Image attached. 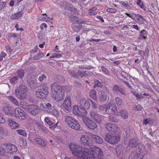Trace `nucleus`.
<instances>
[{"mask_svg":"<svg viewBox=\"0 0 159 159\" xmlns=\"http://www.w3.org/2000/svg\"><path fill=\"white\" fill-rule=\"evenodd\" d=\"M69 146L72 154L76 157L81 159H86L88 158L89 151L88 148L72 143H70Z\"/></svg>","mask_w":159,"mask_h":159,"instance_id":"1","label":"nucleus"},{"mask_svg":"<svg viewBox=\"0 0 159 159\" xmlns=\"http://www.w3.org/2000/svg\"><path fill=\"white\" fill-rule=\"evenodd\" d=\"M50 86L52 93V96L53 99L57 102L62 101L65 97V94L62 90L68 87L60 86L55 82L52 84Z\"/></svg>","mask_w":159,"mask_h":159,"instance_id":"2","label":"nucleus"},{"mask_svg":"<svg viewBox=\"0 0 159 159\" xmlns=\"http://www.w3.org/2000/svg\"><path fill=\"white\" fill-rule=\"evenodd\" d=\"M27 89L25 85H21L15 90L17 97L20 99H24L25 98Z\"/></svg>","mask_w":159,"mask_h":159,"instance_id":"3","label":"nucleus"},{"mask_svg":"<svg viewBox=\"0 0 159 159\" xmlns=\"http://www.w3.org/2000/svg\"><path fill=\"white\" fill-rule=\"evenodd\" d=\"M137 153L135 156V159H142L147 154L148 151L144 145L140 143L137 150Z\"/></svg>","mask_w":159,"mask_h":159,"instance_id":"4","label":"nucleus"},{"mask_svg":"<svg viewBox=\"0 0 159 159\" xmlns=\"http://www.w3.org/2000/svg\"><path fill=\"white\" fill-rule=\"evenodd\" d=\"M41 88L36 92L37 97L43 99H45L48 95V86L47 84L43 83Z\"/></svg>","mask_w":159,"mask_h":159,"instance_id":"5","label":"nucleus"},{"mask_svg":"<svg viewBox=\"0 0 159 159\" xmlns=\"http://www.w3.org/2000/svg\"><path fill=\"white\" fill-rule=\"evenodd\" d=\"M65 120L68 125L72 129L75 130H79L80 128V125L75 120L70 116H66Z\"/></svg>","mask_w":159,"mask_h":159,"instance_id":"6","label":"nucleus"},{"mask_svg":"<svg viewBox=\"0 0 159 159\" xmlns=\"http://www.w3.org/2000/svg\"><path fill=\"white\" fill-rule=\"evenodd\" d=\"M83 120L85 125L90 130H94L98 127L96 123L89 117L83 118Z\"/></svg>","mask_w":159,"mask_h":159,"instance_id":"7","label":"nucleus"},{"mask_svg":"<svg viewBox=\"0 0 159 159\" xmlns=\"http://www.w3.org/2000/svg\"><path fill=\"white\" fill-rule=\"evenodd\" d=\"M71 94L66 95L62 104L63 108L68 111H70L71 108Z\"/></svg>","mask_w":159,"mask_h":159,"instance_id":"8","label":"nucleus"},{"mask_svg":"<svg viewBox=\"0 0 159 159\" xmlns=\"http://www.w3.org/2000/svg\"><path fill=\"white\" fill-rule=\"evenodd\" d=\"M91 154L93 159H103L102 151L99 148H95L91 151Z\"/></svg>","mask_w":159,"mask_h":159,"instance_id":"9","label":"nucleus"},{"mask_svg":"<svg viewBox=\"0 0 159 159\" xmlns=\"http://www.w3.org/2000/svg\"><path fill=\"white\" fill-rule=\"evenodd\" d=\"M116 111V107L115 103L110 101L108 106L106 107L105 111V114L115 115Z\"/></svg>","mask_w":159,"mask_h":159,"instance_id":"10","label":"nucleus"},{"mask_svg":"<svg viewBox=\"0 0 159 159\" xmlns=\"http://www.w3.org/2000/svg\"><path fill=\"white\" fill-rule=\"evenodd\" d=\"M104 139L106 141L111 144L117 143L120 140L119 136L111 135L109 134H107L106 135Z\"/></svg>","mask_w":159,"mask_h":159,"instance_id":"11","label":"nucleus"},{"mask_svg":"<svg viewBox=\"0 0 159 159\" xmlns=\"http://www.w3.org/2000/svg\"><path fill=\"white\" fill-rule=\"evenodd\" d=\"M105 127L110 133L113 134H117L118 127L116 125L112 123H107L105 124Z\"/></svg>","mask_w":159,"mask_h":159,"instance_id":"12","label":"nucleus"},{"mask_svg":"<svg viewBox=\"0 0 159 159\" xmlns=\"http://www.w3.org/2000/svg\"><path fill=\"white\" fill-rule=\"evenodd\" d=\"M80 142L81 144L85 146H90L93 143L91 140L89 138V137L86 135L82 134L81 136Z\"/></svg>","mask_w":159,"mask_h":159,"instance_id":"13","label":"nucleus"},{"mask_svg":"<svg viewBox=\"0 0 159 159\" xmlns=\"http://www.w3.org/2000/svg\"><path fill=\"white\" fill-rule=\"evenodd\" d=\"M31 115H35L37 114L39 111V107L34 104H30L26 110Z\"/></svg>","mask_w":159,"mask_h":159,"instance_id":"14","label":"nucleus"},{"mask_svg":"<svg viewBox=\"0 0 159 159\" xmlns=\"http://www.w3.org/2000/svg\"><path fill=\"white\" fill-rule=\"evenodd\" d=\"M90 116L96 122L99 124L101 123L103 120V117L95 111H92L90 112Z\"/></svg>","mask_w":159,"mask_h":159,"instance_id":"15","label":"nucleus"},{"mask_svg":"<svg viewBox=\"0 0 159 159\" xmlns=\"http://www.w3.org/2000/svg\"><path fill=\"white\" fill-rule=\"evenodd\" d=\"M80 70L78 71L77 73V75L81 77L87 75H89V72L88 70H86V68L84 66H79Z\"/></svg>","mask_w":159,"mask_h":159,"instance_id":"16","label":"nucleus"},{"mask_svg":"<svg viewBox=\"0 0 159 159\" xmlns=\"http://www.w3.org/2000/svg\"><path fill=\"white\" fill-rule=\"evenodd\" d=\"M5 148H6L7 152L10 153H13L14 152H16L17 150L16 147L14 144H4Z\"/></svg>","mask_w":159,"mask_h":159,"instance_id":"17","label":"nucleus"},{"mask_svg":"<svg viewBox=\"0 0 159 159\" xmlns=\"http://www.w3.org/2000/svg\"><path fill=\"white\" fill-rule=\"evenodd\" d=\"M91 100L86 99L82 100L80 102V106L84 109H88L90 106Z\"/></svg>","mask_w":159,"mask_h":159,"instance_id":"18","label":"nucleus"},{"mask_svg":"<svg viewBox=\"0 0 159 159\" xmlns=\"http://www.w3.org/2000/svg\"><path fill=\"white\" fill-rule=\"evenodd\" d=\"M15 111L16 113L17 112L18 117H20V119L21 120H23L26 118L27 116L26 114L20 108H16L15 109Z\"/></svg>","mask_w":159,"mask_h":159,"instance_id":"19","label":"nucleus"},{"mask_svg":"<svg viewBox=\"0 0 159 159\" xmlns=\"http://www.w3.org/2000/svg\"><path fill=\"white\" fill-rule=\"evenodd\" d=\"M137 23L140 24H143L144 23L145 19L143 16L139 14H135L134 19Z\"/></svg>","mask_w":159,"mask_h":159,"instance_id":"20","label":"nucleus"},{"mask_svg":"<svg viewBox=\"0 0 159 159\" xmlns=\"http://www.w3.org/2000/svg\"><path fill=\"white\" fill-rule=\"evenodd\" d=\"M112 90L113 92L118 93V92L121 93L123 95H126V93L124 91V89L118 86L117 84H114L112 88Z\"/></svg>","mask_w":159,"mask_h":159,"instance_id":"21","label":"nucleus"},{"mask_svg":"<svg viewBox=\"0 0 159 159\" xmlns=\"http://www.w3.org/2000/svg\"><path fill=\"white\" fill-rule=\"evenodd\" d=\"M138 140L135 138L131 139L129 142V145L127 147V149H129L130 148L136 147L138 144Z\"/></svg>","mask_w":159,"mask_h":159,"instance_id":"22","label":"nucleus"},{"mask_svg":"<svg viewBox=\"0 0 159 159\" xmlns=\"http://www.w3.org/2000/svg\"><path fill=\"white\" fill-rule=\"evenodd\" d=\"M7 122L8 125L12 129H15L19 128V125L15 121L12 119L9 118L8 119Z\"/></svg>","mask_w":159,"mask_h":159,"instance_id":"23","label":"nucleus"},{"mask_svg":"<svg viewBox=\"0 0 159 159\" xmlns=\"http://www.w3.org/2000/svg\"><path fill=\"white\" fill-rule=\"evenodd\" d=\"M107 92L103 90H101L98 93V97L100 100L101 101H103L106 100L107 98Z\"/></svg>","mask_w":159,"mask_h":159,"instance_id":"24","label":"nucleus"},{"mask_svg":"<svg viewBox=\"0 0 159 159\" xmlns=\"http://www.w3.org/2000/svg\"><path fill=\"white\" fill-rule=\"evenodd\" d=\"M90 136L93 140L97 143L101 144L103 142L102 139L98 136L93 134H91Z\"/></svg>","mask_w":159,"mask_h":159,"instance_id":"25","label":"nucleus"},{"mask_svg":"<svg viewBox=\"0 0 159 159\" xmlns=\"http://www.w3.org/2000/svg\"><path fill=\"white\" fill-rule=\"evenodd\" d=\"M124 148L120 145H118L116 148V153L117 156L119 157H121L123 154Z\"/></svg>","mask_w":159,"mask_h":159,"instance_id":"26","label":"nucleus"},{"mask_svg":"<svg viewBox=\"0 0 159 159\" xmlns=\"http://www.w3.org/2000/svg\"><path fill=\"white\" fill-rule=\"evenodd\" d=\"M7 99L15 105L19 106V103L17 100L12 96H8L6 97Z\"/></svg>","mask_w":159,"mask_h":159,"instance_id":"27","label":"nucleus"},{"mask_svg":"<svg viewBox=\"0 0 159 159\" xmlns=\"http://www.w3.org/2000/svg\"><path fill=\"white\" fill-rule=\"evenodd\" d=\"M23 13V11H21L16 13L12 14L11 18L13 20L17 19L21 17Z\"/></svg>","mask_w":159,"mask_h":159,"instance_id":"28","label":"nucleus"},{"mask_svg":"<svg viewBox=\"0 0 159 159\" xmlns=\"http://www.w3.org/2000/svg\"><path fill=\"white\" fill-rule=\"evenodd\" d=\"M80 108H81L77 105L74 106L73 108V113L76 115L79 116L81 114L80 110Z\"/></svg>","mask_w":159,"mask_h":159,"instance_id":"29","label":"nucleus"},{"mask_svg":"<svg viewBox=\"0 0 159 159\" xmlns=\"http://www.w3.org/2000/svg\"><path fill=\"white\" fill-rule=\"evenodd\" d=\"M120 116L124 119H126L129 116V113L125 110L122 109L121 110L120 112Z\"/></svg>","mask_w":159,"mask_h":159,"instance_id":"30","label":"nucleus"},{"mask_svg":"<svg viewBox=\"0 0 159 159\" xmlns=\"http://www.w3.org/2000/svg\"><path fill=\"white\" fill-rule=\"evenodd\" d=\"M34 141L38 144L42 146L46 147V143L41 139L38 138H35L34 139Z\"/></svg>","mask_w":159,"mask_h":159,"instance_id":"31","label":"nucleus"},{"mask_svg":"<svg viewBox=\"0 0 159 159\" xmlns=\"http://www.w3.org/2000/svg\"><path fill=\"white\" fill-rule=\"evenodd\" d=\"M72 28L74 31L76 32H79L80 31L81 29L82 26V25H80V24L78 25H73L72 26Z\"/></svg>","mask_w":159,"mask_h":159,"instance_id":"32","label":"nucleus"},{"mask_svg":"<svg viewBox=\"0 0 159 159\" xmlns=\"http://www.w3.org/2000/svg\"><path fill=\"white\" fill-rule=\"evenodd\" d=\"M16 73L18 76V78L20 79H22L25 74V71L24 70L19 69L16 71Z\"/></svg>","mask_w":159,"mask_h":159,"instance_id":"33","label":"nucleus"},{"mask_svg":"<svg viewBox=\"0 0 159 159\" xmlns=\"http://www.w3.org/2000/svg\"><path fill=\"white\" fill-rule=\"evenodd\" d=\"M97 8L93 7L88 10V14L90 16H95L97 14V12L95 11L97 10Z\"/></svg>","mask_w":159,"mask_h":159,"instance_id":"34","label":"nucleus"},{"mask_svg":"<svg viewBox=\"0 0 159 159\" xmlns=\"http://www.w3.org/2000/svg\"><path fill=\"white\" fill-rule=\"evenodd\" d=\"M20 107L23 108L26 111L28 108V106L29 105L27 102H24L23 100L20 101Z\"/></svg>","mask_w":159,"mask_h":159,"instance_id":"35","label":"nucleus"},{"mask_svg":"<svg viewBox=\"0 0 159 159\" xmlns=\"http://www.w3.org/2000/svg\"><path fill=\"white\" fill-rule=\"evenodd\" d=\"M70 21L72 23H77L78 20V18L76 16L70 15L69 16Z\"/></svg>","mask_w":159,"mask_h":159,"instance_id":"36","label":"nucleus"},{"mask_svg":"<svg viewBox=\"0 0 159 159\" xmlns=\"http://www.w3.org/2000/svg\"><path fill=\"white\" fill-rule=\"evenodd\" d=\"M96 92L94 90H91L89 92L90 96L94 99L96 100L97 99Z\"/></svg>","mask_w":159,"mask_h":159,"instance_id":"37","label":"nucleus"},{"mask_svg":"<svg viewBox=\"0 0 159 159\" xmlns=\"http://www.w3.org/2000/svg\"><path fill=\"white\" fill-rule=\"evenodd\" d=\"M44 57L43 53L40 52L39 53L36 54L34 57V60H38Z\"/></svg>","mask_w":159,"mask_h":159,"instance_id":"38","label":"nucleus"},{"mask_svg":"<svg viewBox=\"0 0 159 159\" xmlns=\"http://www.w3.org/2000/svg\"><path fill=\"white\" fill-rule=\"evenodd\" d=\"M154 123L153 121L151 119H147L144 120L143 121V124L147 125L148 124H152Z\"/></svg>","mask_w":159,"mask_h":159,"instance_id":"39","label":"nucleus"},{"mask_svg":"<svg viewBox=\"0 0 159 159\" xmlns=\"http://www.w3.org/2000/svg\"><path fill=\"white\" fill-rule=\"evenodd\" d=\"M109 119L112 122H117L119 121V119L117 117L112 116H109Z\"/></svg>","mask_w":159,"mask_h":159,"instance_id":"40","label":"nucleus"},{"mask_svg":"<svg viewBox=\"0 0 159 159\" xmlns=\"http://www.w3.org/2000/svg\"><path fill=\"white\" fill-rule=\"evenodd\" d=\"M17 132L19 134L24 137H26L27 135V134L24 130L22 129H19L17 130Z\"/></svg>","mask_w":159,"mask_h":159,"instance_id":"41","label":"nucleus"},{"mask_svg":"<svg viewBox=\"0 0 159 159\" xmlns=\"http://www.w3.org/2000/svg\"><path fill=\"white\" fill-rule=\"evenodd\" d=\"M3 110L6 113L11 114L12 112L11 107L9 106L5 107L3 108Z\"/></svg>","mask_w":159,"mask_h":159,"instance_id":"42","label":"nucleus"},{"mask_svg":"<svg viewBox=\"0 0 159 159\" xmlns=\"http://www.w3.org/2000/svg\"><path fill=\"white\" fill-rule=\"evenodd\" d=\"M140 37L141 38H143L144 39H145L147 38V32L145 30H143L141 31L140 34Z\"/></svg>","mask_w":159,"mask_h":159,"instance_id":"43","label":"nucleus"},{"mask_svg":"<svg viewBox=\"0 0 159 159\" xmlns=\"http://www.w3.org/2000/svg\"><path fill=\"white\" fill-rule=\"evenodd\" d=\"M94 83V88H95L97 86L99 87H102L103 86L102 83V82H100L98 80H95Z\"/></svg>","mask_w":159,"mask_h":159,"instance_id":"44","label":"nucleus"},{"mask_svg":"<svg viewBox=\"0 0 159 159\" xmlns=\"http://www.w3.org/2000/svg\"><path fill=\"white\" fill-rule=\"evenodd\" d=\"M101 69L103 72L106 75H107L110 74V71L104 66H102L101 67Z\"/></svg>","mask_w":159,"mask_h":159,"instance_id":"45","label":"nucleus"},{"mask_svg":"<svg viewBox=\"0 0 159 159\" xmlns=\"http://www.w3.org/2000/svg\"><path fill=\"white\" fill-rule=\"evenodd\" d=\"M115 101L117 105L120 106L122 104V102L121 99L119 97H116L115 98Z\"/></svg>","mask_w":159,"mask_h":159,"instance_id":"46","label":"nucleus"},{"mask_svg":"<svg viewBox=\"0 0 159 159\" xmlns=\"http://www.w3.org/2000/svg\"><path fill=\"white\" fill-rule=\"evenodd\" d=\"M136 3L137 5L139 6L141 8L143 9L144 10H146V9H144V5L141 0H137Z\"/></svg>","mask_w":159,"mask_h":159,"instance_id":"47","label":"nucleus"},{"mask_svg":"<svg viewBox=\"0 0 159 159\" xmlns=\"http://www.w3.org/2000/svg\"><path fill=\"white\" fill-rule=\"evenodd\" d=\"M50 111L52 112V114L53 115L55 116L56 117H58L59 116V112L57 110H55L54 108V109L51 110V111Z\"/></svg>","mask_w":159,"mask_h":159,"instance_id":"48","label":"nucleus"},{"mask_svg":"<svg viewBox=\"0 0 159 159\" xmlns=\"http://www.w3.org/2000/svg\"><path fill=\"white\" fill-rule=\"evenodd\" d=\"M80 110L81 114L79 116H85L87 115V112L84 108H80Z\"/></svg>","mask_w":159,"mask_h":159,"instance_id":"49","label":"nucleus"},{"mask_svg":"<svg viewBox=\"0 0 159 159\" xmlns=\"http://www.w3.org/2000/svg\"><path fill=\"white\" fill-rule=\"evenodd\" d=\"M132 93L133 95L136 97L137 100L138 101H139L141 100V99H143V97L142 96H141L139 93H137L135 92H133Z\"/></svg>","mask_w":159,"mask_h":159,"instance_id":"50","label":"nucleus"},{"mask_svg":"<svg viewBox=\"0 0 159 159\" xmlns=\"http://www.w3.org/2000/svg\"><path fill=\"white\" fill-rule=\"evenodd\" d=\"M62 56V55L59 53L52 54V56L50 57V58H59Z\"/></svg>","mask_w":159,"mask_h":159,"instance_id":"51","label":"nucleus"},{"mask_svg":"<svg viewBox=\"0 0 159 159\" xmlns=\"http://www.w3.org/2000/svg\"><path fill=\"white\" fill-rule=\"evenodd\" d=\"M7 152L6 148H4L3 147L0 148V155H4L5 152Z\"/></svg>","mask_w":159,"mask_h":159,"instance_id":"52","label":"nucleus"},{"mask_svg":"<svg viewBox=\"0 0 159 159\" xmlns=\"http://www.w3.org/2000/svg\"><path fill=\"white\" fill-rule=\"evenodd\" d=\"M7 152L6 148H4L3 147L0 148V155H4L5 152Z\"/></svg>","mask_w":159,"mask_h":159,"instance_id":"53","label":"nucleus"},{"mask_svg":"<svg viewBox=\"0 0 159 159\" xmlns=\"http://www.w3.org/2000/svg\"><path fill=\"white\" fill-rule=\"evenodd\" d=\"M18 78L17 76H14L10 79V82L11 83H14L18 80Z\"/></svg>","mask_w":159,"mask_h":159,"instance_id":"54","label":"nucleus"},{"mask_svg":"<svg viewBox=\"0 0 159 159\" xmlns=\"http://www.w3.org/2000/svg\"><path fill=\"white\" fill-rule=\"evenodd\" d=\"M45 106L47 108L51 110L54 109V107L52 106V105L48 102L46 103L45 104Z\"/></svg>","mask_w":159,"mask_h":159,"instance_id":"55","label":"nucleus"},{"mask_svg":"<svg viewBox=\"0 0 159 159\" xmlns=\"http://www.w3.org/2000/svg\"><path fill=\"white\" fill-rule=\"evenodd\" d=\"M133 108L134 110L137 111L141 110L142 109V107L140 105H135L133 107Z\"/></svg>","mask_w":159,"mask_h":159,"instance_id":"56","label":"nucleus"},{"mask_svg":"<svg viewBox=\"0 0 159 159\" xmlns=\"http://www.w3.org/2000/svg\"><path fill=\"white\" fill-rule=\"evenodd\" d=\"M40 130H41L44 133H48V130L44 126L42 125L41 127L39 129Z\"/></svg>","mask_w":159,"mask_h":159,"instance_id":"57","label":"nucleus"},{"mask_svg":"<svg viewBox=\"0 0 159 159\" xmlns=\"http://www.w3.org/2000/svg\"><path fill=\"white\" fill-rule=\"evenodd\" d=\"M45 121L48 124L50 125H52L53 123L50 120L49 118L48 117H45Z\"/></svg>","mask_w":159,"mask_h":159,"instance_id":"58","label":"nucleus"},{"mask_svg":"<svg viewBox=\"0 0 159 159\" xmlns=\"http://www.w3.org/2000/svg\"><path fill=\"white\" fill-rule=\"evenodd\" d=\"M46 78L47 77L44 74H43L39 77V80L40 82H41L44 79H46Z\"/></svg>","mask_w":159,"mask_h":159,"instance_id":"59","label":"nucleus"},{"mask_svg":"<svg viewBox=\"0 0 159 159\" xmlns=\"http://www.w3.org/2000/svg\"><path fill=\"white\" fill-rule=\"evenodd\" d=\"M106 107L105 105H101L99 106L98 108V109L99 110H100L102 111H103L104 110L105 111L106 108Z\"/></svg>","mask_w":159,"mask_h":159,"instance_id":"60","label":"nucleus"},{"mask_svg":"<svg viewBox=\"0 0 159 159\" xmlns=\"http://www.w3.org/2000/svg\"><path fill=\"white\" fill-rule=\"evenodd\" d=\"M4 133V130L2 127H0V139L2 138L3 134Z\"/></svg>","mask_w":159,"mask_h":159,"instance_id":"61","label":"nucleus"},{"mask_svg":"<svg viewBox=\"0 0 159 159\" xmlns=\"http://www.w3.org/2000/svg\"><path fill=\"white\" fill-rule=\"evenodd\" d=\"M6 55L7 54L6 53L3 52H2L0 56V61H2L3 60V58H5Z\"/></svg>","mask_w":159,"mask_h":159,"instance_id":"62","label":"nucleus"},{"mask_svg":"<svg viewBox=\"0 0 159 159\" xmlns=\"http://www.w3.org/2000/svg\"><path fill=\"white\" fill-rule=\"evenodd\" d=\"M87 22H88V21H87V20H84L81 19H78V23L79 24H86L85 23Z\"/></svg>","mask_w":159,"mask_h":159,"instance_id":"63","label":"nucleus"},{"mask_svg":"<svg viewBox=\"0 0 159 159\" xmlns=\"http://www.w3.org/2000/svg\"><path fill=\"white\" fill-rule=\"evenodd\" d=\"M6 2H0V10H2L4 8L6 5Z\"/></svg>","mask_w":159,"mask_h":159,"instance_id":"64","label":"nucleus"}]
</instances>
